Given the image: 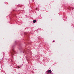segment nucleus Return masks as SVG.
<instances>
[{"instance_id": "1", "label": "nucleus", "mask_w": 74, "mask_h": 74, "mask_svg": "<svg viewBox=\"0 0 74 74\" xmlns=\"http://www.w3.org/2000/svg\"><path fill=\"white\" fill-rule=\"evenodd\" d=\"M12 52H11L12 55H14V53L15 52V51H14V49H13L12 50Z\"/></svg>"}, {"instance_id": "2", "label": "nucleus", "mask_w": 74, "mask_h": 74, "mask_svg": "<svg viewBox=\"0 0 74 74\" xmlns=\"http://www.w3.org/2000/svg\"><path fill=\"white\" fill-rule=\"evenodd\" d=\"M51 72H52V71H51V70H49L47 71V73H51Z\"/></svg>"}, {"instance_id": "3", "label": "nucleus", "mask_w": 74, "mask_h": 74, "mask_svg": "<svg viewBox=\"0 0 74 74\" xmlns=\"http://www.w3.org/2000/svg\"><path fill=\"white\" fill-rule=\"evenodd\" d=\"M36 21L35 20H34L33 21V23H36Z\"/></svg>"}, {"instance_id": "4", "label": "nucleus", "mask_w": 74, "mask_h": 74, "mask_svg": "<svg viewBox=\"0 0 74 74\" xmlns=\"http://www.w3.org/2000/svg\"><path fill=\"white\" fill-rule=\"evenodd\" d=\"M27 61H28V59L27 58Z\"/></svg>"}, {"instance_id": "5", "label": "nucleus", "mask_w": 74, "mask_h": 74, "mask_svg": "<svg viewBox=\"0 0 74 74\" xmlns=\"http://www.w3.org/2000/svg\"><path fill=\"white\" fill-rule=\"evenodd\" d=\"M53 42H55L54 41V40H53Z\"/></svg>"}, {"instance_id": "6", "label": "nucleus", "mask_w": 74, "mask_h": 74, "mask_svg": "<svg viewBox=\"0 0 74 74\" xmlns=\"http://www.w3.org/2000/svg\"><path fill=\"white\" fill-rule=\"evenodd\" d=\"M72 8V10H73V9H74L73 8Z\"/></svg>"}, {"instance_id": "7", "label": "nucleus", "mask_w": 74, "mask_h": 74, "mask_svg": "<svg viewBox=\"0 0 74 74\" xmlns=\"http://www.w3.org/2000/svg\"><path fill=\"white\" fill-rule=\"evenodd\" d=\"M18 68L19 69V68H20V67H19V66H18Z\"/></svg>"}, {"instance_id": "8", "label": "nucleus", "mask_w": 74, "mask_h": 74, "mask_svg": "<svg viewBox=\"0 0 74 74\" xmlns=\"http://www.w3.org/2000/svg\"><path fill=\"white\" fill-rule=\"evenodd\" d=\"M36 10H37V8H36Z\"/></svg>"}]
</instances>
